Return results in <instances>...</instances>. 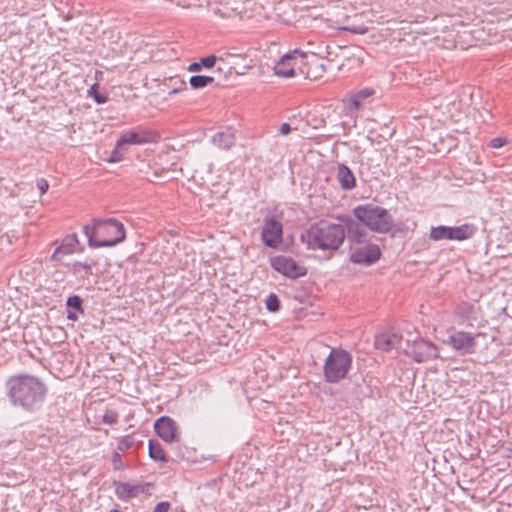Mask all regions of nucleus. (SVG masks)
Wrapping results in <instances>:
<instances>
[{"label":"nucleus","mask_w":512,"mask_h":512,"mask_svg":"<svg viewBox=\"0 0 512 512\" xmlns=\"http://www.w3.org/2000/svg\"><path fill=\"white\" fill-rule=\"evenodd\" d=\"M281 304L278 296L275 293H270L266 299V309L270 312H278Z\"/></svg>","instance_id":"7c9ffc66"},{"label":"nucleus","mask_w":512,"mask_h":512,"mask_svg":"<svg viewBox=\"0 0 512 512\" xmlns=\"http://www.w3.org/2000/svg\"><path fill=\"white\" fill-rule=\"evenodd\" d=\"M98 87L97 83L93 84L88 91L89 96H91L97 104H104L108 101V95L100 93Z\"/></svg>","instance_id":"c756f323"},{"label":"nucleus","mask_w":512,"mask_h":512,"mask_svg":"<svg viewBox=\"0 0 512 512\" xmlns=\"http://www.w3.org/2000/svg\"><path fill=\"white\" fill-rule=\"evenodd\" d=\"M261 240L268 248H278L283 241L282 223L273 216L264 218Z\"/></svg>","instance_id":"1a4fd4ad"},{"label":"nucleus","mask_w":512,"mask_h":512,"mask_svg":"<svg viewBox=\"0 0 512 512\" xmlns=\"http://www.w3.org/2000/svg\"><path fill=\"white\" fill-rule=\"evenodd\" d=\"M5 386L10 402L28 412L38 409L47 394V387L42 380L28 374L9 377Z\"/></svg>","instance_id":"f257e3e1"},{"label":"nucleus","mask_w":512,"mask_h":512,"mask_svg":"<svg viewBox=\"0 0 512 512\" xmlns=\"http://www.w3.org/2000/svg\"><path fill=\"white\" fill-rule=\"evenodd\" d=\"M292 128L289 123H283L279 128V133L281 135H288L291 132Z\"/></svg>","instance_id":"4c0bfd02"},{"label":"nucleus","mask_w":512,"mask_h":512,"mask_svg":"<svg viewBox=\"0 0 512 512\" xmlns=\"http://www.w3.org/2000/svg\"><path fill=\"white\" fill-rule=\"evenodd\" d=\"M346 225L347 227H345V229L347 237L351 242L362 244L367 241L366 230L362 228L358 223L353 221L350 217H347Z\"/></svg>","instance_id":"6ab92c4d"},{"label":"nucleus","mask_w":512,"mask_h":512,"mask_svg":"<svg viewBox=\"0 0 512 512\" xmlns=\"http://www.w3.org/2000/svg\"><path fill=\"white\" fill-rule=\"evenodd\" d=\"M160 136L156 131L137 126L121 134L117 140V148L127 150L128 145H142L158 142Z\"/></svg>","instance_id":"0eeeda50"},{"label":"nucleus","mask_w":512,"mask_h":512,"mask_svg":"<svg viewBox=\"0 0 512 512\" xmlns=\"http://www.w3.org/2000/svg\"><path fill=\"white\" fill-rule=\"evenodd\" d=\"M212 142L220 149L229 150L235 145L236 136L232 128H226L212 136Z\"/></svg>","instance_id":"a211bd4d"},{"label":"nucleus","mask_w":512,"mask_h":512,"mask_svg":"<svg viewBox=\"0 0 512 512\" xmlns=\"http://www.w3.org/2000/svg\"><path fill=\"white\" fill-rule=\"evenodd\" d=\"M400 339L401 336L395 333H384L376 336L375 347L379 350L390 351L399 343Z\"/></svg>","instance_id":"5701e85b"},{"label":"nucleus","mask_w":512,"mask_h":512,"mask_svg":"<svg viewBox=\"0 0 512 512\" xmlns=\"http://www.w3.org/2000/svg\"><path fill=\"white\" fill-rule=\"evenodd\" d=\"M477 232L474 224L465 223L460 226H451V240L463 241L472 238Z\"/></svg>","instance_id":"412c9836"},{"label":"nucleus","mask_w":512,"mask_h":512,"mask_svg":"<svg viewBox=\"0 0 512 512\" xmlns=\"http://www.w3.org/2000/svg\"><path fill=\"white\" fill-rule=\"evenodd\" d=\"M381 257V250L377 244L369 243L363 247L352 250L350 261L355 264L370 266L377 262Z\"/></svg>","instance_id":"9b49d317"},{"label":"nucleus","mask_w":512,"mask_h":512,"mask_svg":"<svg viewBox=\"0 0 512 512\" xmlns=\"http://www.w3.org/2000/svg\"><path fill=\"white\" fill-rule=\"evenodd\" d=\"M508 143V140L506 138H503V137H496V138H493L491 141H490V146L492 148H501L503 147L504 145H506Z\"/></svg>","instance_id":"f704fd0d"},{"label":"nucleus","mask_w":512,"mask_h":512,"mask_svg":"<svg viewBox=\"0 0 512 512\" xmlns=\"http://www.w3.org/2000/svg\"><path fill=\"white\" fill-rule=\"evenodd\" d=\"M480 307L468 301H462L455 306L454 314L461 324L473 326L480 317Z\"/></svg>","instance_id":"2eb2a0df"},{"label":"nucleus","mask_w":512,"mask_h":512,"mask_svg":"<svg viewBox=\"0 0 512 512\" xmlns=\"http://www.w3.org/2000/svg\"><path fill=\"white\" fill-rule=\"evenodd\" d=\"M493 342L494 337L486 333L455 331L449 336L447 343L460 355L478 354L483 363H489L496 358L494 353H488V346Z\"/></svg>","instance_id":"20e7f679"},{"label":"nucleus","mask_w":512,"mask_h":512,"mask_svg":"<svg viewBox=\"0 0 512 512\" xmlns=\"http://www.w3.org/2000/svg\"><path fill=\"white\" fill-rule=\"evenodd\" d=\"M116 496L123 501L138 497L140 494L151 495L154 484L151 482L130 484L128 482L114 481Z\"/></svg>","instance_id":"9d476101"},{"label":"nucleus","mask_w":512,"mask_h":512,"mask_svg":"<svg viewBox=\"0 0 512 512\" xmlns=\"http://www.w3.org/2000/svg\"><path fill=\"white\" fill-rule=\"evenodd\" d=\"M325 124H326L325 120L321 118V119H319V124H314L313 127L315 129H319V128L324 127Z\"/></svg>","instance_id":"a19ab883"},{"label":"nucleus","mask_w":512,"mask_h":512,"mask_svg":"<svg viewBox=\"0 0 512 512\" xmlns=\"http://www.w3.org/2000/svg\"><path fill=\"white\" fill-rule=\"evenodd\" d=\"M126 151L125 149H118L117 144L115 145V149L113 150L109 162H118L122 158V153Z\"/></svg>","instance_id":"c9c22d12"},{"label":"nucleus","mask_w":512,"mask_h":512,"mask_svg":"<svg viewBox=\"0 0 512 512\" xmlns=\"http://www.w3.org/2000/svg\"><path fill=\"white\" fill-rule=\"evenodd\" d=\"M136 444V439L134 434L126 435L120 438L117 442V450L120 452H125L129 450Z\"/></svg>","instance_id":"c85d7f7f"},{"label":"nucleus","mask_w":512,"mask_h":512,"mask_svg":"<svg viewBox=\"0 0 512 512\" xmlns=\"http://www.w3.org/2000/svg\"><path fill=\"white\" fill-rule=\"evenodd\" d=\"M354 217L371 231L389 233L393 227V217L389 211L381 206L367 203L353 209Z\"/></svg>","instance_id":"39448f33"},{"label":"nucleus","mask_w":512,"mask_h":512,"mask_svg":"<svg viewBox=\"0 0 512 512\" xmlns=\"http://www.w3.org/2000/svg\"><path fill=\"white\" fill-rule=\"evenodd\" d=\"M111 461H112V464H113V468L114 470H123L124 468V463H123V460H122V456L120 454V451H115L113 454H112V458H111Z\"/></svg>","instance_id":"473e14b6"},{"label":"nucleus","mask_w":512,"mask_h":512,"mask_svg":"<svg viewBox=\"0 0 512 512\" xmlns=\"http://www.w3.org/2000/svg\"><path fill=\"white\" fill-rule=\"evenodd\" d=\"M79 244L78 236L76 233L66 235L55 248L50 259L54 262H61L67 255H71L77 251V245Z\"/></svg>","instance_id":"dca6fc26"},{"label":"nucleus","mask_w":512,"mask_h":512,"mask_svg":"<svg viewBox=\"0 0 512 512\" xmlns=\"http://www.w3.org/2000/svg\"><path fill=\"white\" fill-rule=\"evenodd\" d=\"M373 94H374V90H372L370 88H364V89L357 91L350 97V104H351L352 108L356 109V110L359 109L361 107V105L364 103V101L366 99L370 98Z\"/></svg>","instance_id":"a878e982"},{"label":"nucleus","mask_w":512,"mask_h":512,"mask_svg":"<svg viewBox=\"0 0 512 512\" xmlns=\"http://www.w3.org/2000/svg\"><path fill=\"white\" fill-rule=\"evenodd\" d=\"M271 266L278 273L291 279H297L307 275V268L299 265L292 257L277 255L271 258Z\"/></svg>","instance_id":"6e6552de"},{"label":"nucleus","mask_w":512,"mask_h":512,"mask_svg":"<svg viewBox=\"0 0 512 512\" xmlns=\"http://www.w3.org/2000/svg\"><path fill=\"white\" fill-rule=\"evenodd\" d=\"M337 180L343 190H352L356 187V178L352 170L345 164H338Z\"/></svg>","instance_id":"f3484780"},{"label":"nucleus","mask_w":512,"mask_h":512,"mask_svg":"<svg viewBox=\"0 0 512 512\" xmlns=\"http://www.w3.org/2000/svg\"><path fill=\"white\" fill-rule=\"evenodd\" d=\"M67 306V319L76 321L78 320V314H83V299L79 295H73L68 297L66 301Z\"/></svg>","instance_id":"b1692460"},{"label":"nucleus","mask_w":512,"mask_h":512,"mask_svg":"<svg viewBox=\"0 0 512 512\" xmlns=\"http://www.w3.org/2000/svg\"><path fill=\"white\" fill-rule=\"evenodd\" d=\"M352 365V355L342 348H332L325 360L323 376L327 383L343 380Z\"/></svg>","instance_id":"423d86ee"},{"label":"nucleus","mask_w":512,"mask_h":512,"mask_svg":"<svg viewBox=\"0 0 512 512\" xmlns=\"http://www.w3.org/2000/svg\"><path fill=\"white\" fill-rule=\"evenodd\" d=\"M36 184L41 194H45L49 189V183L45 178L38 179Z\"/></svg>","instance_id":"e433bc0d"},{"label":"nucleus","mask_w":512,"mask_h":512,"mask_svg":"<svg viewBox=\"0 0 512 512\" xmlns=\"http://www.w3.org/2000/svg\"><path fill=\"white\" fill-rule=\"evenodd\" d=\"M318 59L315 53H311V59L305 63L307 70L300 68L301 74L305 75L308 79L316 80L322 77L326 71L324 64H318Z\"/></svg>","instance_id":"aec40b11"},{"label":"nucleus","mask_w":512,"mask_h":512,"mask_svg":"<svg viewBox=\"0 0 512 512\" xmlns=\"http://www.w3.org/2000/svg\"><path fill=\"white\" fill-rule=\"evenodd\" d=\"M92 248L113 247L125 240L124 225L115 218L93 219L91 224L83 227Z\"/></svg>","instance_id":"7ed1b4c3"},{"label":"nucleus","mask_w":512,"mask_h":512,"mask_svg":"<svg viewBox=\"0 0 512 512\" xmlns=\"http://www.w3.org/2000/svg\"><path fill=\"white\" fill-rule=\"evenodd\" d=\"M97 265L95 260H91L90 262H81L75 261L71 264H67L69 271L75 276H80L81 278H88L93 274L92 268Z\"/></svg>","instance_id":"4be33fe9"},{"label":"nucleus","mask_w":512,"mask_h":512,"mask_svg":"<svg viewBox=\"0 0 512 512\" xmlns=\"http://www.w3.org/2000/svg\"><path fill=\"white\" fill-rule=\"evenodd\" d=\"M407 354L413 357L416 362L422 363L437 357V347L430 341L418 338L409 348Z\"/></svg>","instance_id":"ddd939ff"},{"label":"nucleus","mask_w":512,"mask_h":512,"mask_svg":"<svg viewBox=\"0 0 512 512\" xmlns=\"http://www.w3.org/2000/svg\"><path fill=\"white\" fill-rule=\"evenodd\" d=\"M156 434L165 442L179 441V431L176 422L169 416H162L154 423Z\"/></svg>","instance_id":"f8f14e48"},{"label":"nucleus","mask_w":512,"mask_h":512,"mask_svg":"<svg viewBox=\"0 0 512 512\" xmlns=\"http://www.w3.org/2000/svg\"><path fill=\"white\" fill-rule=\"evenodd\" d=\"M177 92H178V90H177V89H173V90L170 92V94H175V93H177Z\"/></svg>","instance_id":"37998d69"},{"label":"nucleus","mask_w":512,"mask_h":512,"mask_svg":"<svg viewBox=\"0 0 512 512\" xmlns=\"http://www.w3.org/2000/svg\"><path fill=\"white\" fill-rule=\"evenodd\" d=\"M345 237L344 225L320 220L303 231L300 238L309 249L336 251L343 244Z\"/></svg>","instance_id":"f03ea898"},{"label":"nucleus","mask_w":512,"mask_h":512,"mask_svg":"<svg viewBox=\"0 0 512 512\" xmlns=\"http://www.w3.org/2000/svg\"><path fill=\"white\" fill-rule=\"evenodd\" d=\"M109 512H122V511H120L119 509H112Z\"/></svg>","instance_id":"79ce46f5"},{"label":"nucleus","mask_w":512,"mask_h":512,"mask_svg":"<svg viewBox=\"0 0 512 512\" xmlns=\"http://www.w3.org/2000/svg\"><path fill=\"white\" fill-rule=\"evenodd\" d=\"M429 238L433 241L451 240V226L431 227Z\"/></svg>","instance_id":"bb28decb"},{"label":"nucleus","mask_w":512,"mask_h":512,"mask_svg":"<svg viewBox=\"0 0 512 512\" xmlns=\"http://www.w3.org/2000/svg\"><path fill=\"white\" fill-rule=\"evenodd\" d=\"M328 49H329V46H326V50H328ZM329 55H330V52H329V51H327V56H326V57L328 58V57H329Z\"/></svg>","instance_id":"c03bdc74"},{"label":"nucleus","mask_w":512,"mask_h":512,"mask_svg":"<svg viewBox=\"0 0 512 512\" xmlns=\"http://www.w3.org/2000/svg\"><path fill=\"white\" fill-rule=\"evenodd\" d=\"M214 82V78L206 75H193L190 77L189 83L193 89L207 87Z\"/></svg>","instance_id":"cd10ccee"},{"label":"nucleus","mask_w":512,"mask_h":512,"mask_svg":"<svg viewBox=\"0 0 512 512\" xmlns=\"http://www.w3.org/2000/svg\"><path fill=\"white\" fill-rule=\"evenodd\" d=\"M202 68L200 61L191 63L188 67V70L191 72L199 71Z\"/></svg>","instance_id":"ea45409f"},{"label":"nucleus","mask_w":512,"mask_h":512,"mask_svg":"<svg viewBox=\"0 0 512 512\" xmlns=\"http://www.w3.org/2000/svg\"><path fill=\"white\" fill-rule=\"evenodd\" d=\"M296 55H299L301 58H308L306 53L295 49L292 53L282 56V58L277 62L274 67L275 74L284 78H291L296 76Z\"/></svg>","instance_id":"4468645a"},{"label":"nucleus","mask_w":512,"mask_h":512,"mask_svg":"<svg viewBox=\"0 0 512 512\" xmlns=\"http://www.w3.org/2000/svg\"><path fill=\"white\" fill-rule=\"evenodd\" d=\"M216 56L215 55H209V56H206V57H202L200 59V64L202 67H205V68H212L215 63H216Z\"/></svg>","instance_id":"72a5a7b5"},{"label":"nucleus","mask_w":512,"mask_h":512,"mask_svg":"<svg viewBox=\"0 0 512 512\" xmlns=\"http://www.w3.org/2000/svg\"><path fill=\"white\" fill-rule=\"evenodd\" d=\"M348 31L350 32H353V33H356V34H364L367 32V28L366 27H348L347 28Z\"/></svg>","instance_id":"58836bf2"},{"label":"nucleus","mask_w":512,"mask_h":512,"mask_svg":"<svg viewBox=\"0 0 512 512\" xmlns=\"http://www.w3.org/2000/svg\"><path fill=\"white\" fill-rule=\"evenodd\" d=\"M118 417H119V415H118L117 411L107 410L102 417V421L104 424L113 425V424L117 423Z\"/></svg>","instance_id":"2f4dec72"},{"label":"nucleus","mask_w":512,"mask_h":512,"mask_svg":"<svg viewBox=\"0 0 512 512\" xmlns=\"http://www.w3.org/2000/svg\"><path fill=\"white\" fill-rule=\"evenodd\" d=\"M148 452H149L150 458L153 459L154 461H160L163 463L168 462L166 453L158 441L152 440V439L149 440Z\"/></svg>","instance_id":"393cba45"}]
</instances>
